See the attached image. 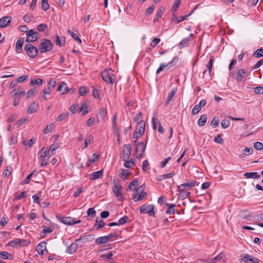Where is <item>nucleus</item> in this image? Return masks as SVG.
<instances>
[{
  "instance_id": "f257e3e1",
  "label": "nucleus",
  "mask_w": 263,
  "mask_h": 263,
  "mask_svg": "<svg viewBox=\"0 0 263 263\" xmlns=\"http://www.w3.org/2000/svg\"><path fill=\"white\" fill-rule=\"evenodd\" d=\"M41 41L39 46V49L41 53L49 52L52 49L53 45L50 40L43 39Z\"/></svg>"
},
{
  "instance_id": "f03ea898",
  "label": "nucleus",
  "mask_w": 263,
  "mask_h": 263,
  "mask_svg": "<svg viewBox=\"0 0 263 263\" xmlns=\"http://www.w3.org/2000/svg\"><path fill=\"white\" fill-rule=\"evenodd\" d=\"M103 80L107 83L114 84L116 79L111 69H106L101 73Z\"/></svg>"
},
{
  "instance_id": "7ed1b4c3",
  "label": "nucleus",
  "mask_w": 263,
  "mask_h": 263,
  "mask_svg": "<svg viewBox=\"0 0 263 263\" xmlns=\"http://www.w3.org/2000/svg\"><path fill=\"white\" fill-rule=\"evenodd\" d=\"M24 50L26 51L28 56L31 59L35 58L37 56L39 51V49L36 47L30 44H26L25 46Z\"/></svg>"
},
{
  "instance_id": "20e7f679",
  "label": "nucleus",
  "mask_w": 263,
  "mask_h": 263,
  "mask_svg": "<svg viewBox=\"0 0 263 263\" xmlns=\"http://www.w3.org/2000/svg\"><path fill=\"white\" fill-rule=\"evenodd\" d=\"M139 209L140 213L148 214L152 217H155V216L154 206L153 204H143Z\"/></svg>"
},
{
  "instance_id": "39448f33",
  "label": "nucleus",
  "mask_w": 263,
  "mask_h": 263,
  "mask_svg": "<svg viewBox=\"0 0 263 263\" xmlns=\"http://www.w3.org/2000/svg\"><path fill=\"white\" fill-rule=\"evenodd\" d=\"M146 145V144H144L143 142H139L138 143L135 151L136 157L137 158L139 159H141L143 154L145 152Z\"/></svg>"
},
{
  "instance_id": "423d86ee",
  "label": "nucleus",
  "mask_w": 263,
  "mask_h": 263,
  "mask_svg": "<svg viewBox=\"0 0 263 263\" xmlns=\"http://www.w3.org/2000/svg\"><path fill=\"white\" fill-rule=\"evenodd\" d=\"M26 35L27 36V38L26 40V42L33 43L38 39L40 34L37 31L31 29L27 32Z\"/></svg>"
},
{
  "instance_id": "0eeeda50",
  "label": "nucleus",
  "mask_w": 263,
  "mask_h": 263,
  "mask_svg": "<svg viewBox=\"0 0 263 263\" xmlns=\"http://www.w3.org/2000/svg\"><path fill=\"white\" fill-rule=\"evenodd\" d=\"M117 237L118 235L116 233H110L108 235L97 238L95 240V242L98 245L104 243L106 242L111 241L112 238Z\"/></svg>"
},
{
  "instance_id": "6e6552de",
  "label": "nucleus",
  "mask_w": 263,
  "mask_h": 263,
  "mask_svg": "<svg viewBox=\"0 0 263 263\" xmlns=\"http://www.w3.org/2000/svg\"><path fill=\"white\" fill-rule=\"evenodd\" d=\"M113 193L117 197H119L120 200H123L122 194L121 191L122 189V186L120 184L118 183L115 179L113 180Z\"/></svg>"
},
{
  "instance_id": "1a4fd4ad",
  "label": "nucleus",
  "mask_w": 263,
  "mask_h": 263,
  "mask_svg": "<svg viewBox=\"0 0 263 263\" xmlns=\"http://www.w3.org/2000/svg\"><path fill=\"white\" fill-rule=\"evenodd\" d=\"M226 260V255L224 253L221 252L216 257L211 259L210 261L206 260H203V263H216L217 261H221L224 262Z\"/></svg>"
},
{
  "instance_id": "9d476101",
  "label": "nucleus",
  "mask_w": 263,
  "mask_h": 263,
  "mask_svg": "<svg viewBox=\"0 0 263 263\" xmlns=\"http://www.w3.org/2000/svg\"><path fill=\"white\" fill-rule=\"evenodd\" d=\"M123 155L121 157L123 160H127L131 155L132 146L130 144H125L123 146Z\"/></svg>"
},
{
  "instance_id": "9b49d317",
  "label": "nucleus",
  "mask_w": 263,
  "mask_h": 263,
  "mask_svg": "<svg viewBox=\"0 0 263 263\" xmlns=\"http://www.w3.org/2000/svg\"><path fill=\"white\" fill-rule=\"evenodd\" d=\"M241 260L245 263H259V260L248 254H245L243 257L241 258Z\"/></svg>"
},
{
  "instance_id": "f8f14e48",
  "label": "nucleus",
  "mask_w": 263,
  "mask_h": 263,
  "mask_svg": "<svg viewBox=\"0 0 263 263\" xmlns=\"http://www.w3.org/2000/svg\"><path fill=\"white\" fill-rule=\"evenodd\" d=\"M95 239V235L93 234H88L86 235H83L80 238L76 239L75 241L79 242L80 241H82L83 242H89L93 241Z\"/></svg>"
},
{
  "instance_id": "ddd939ff",
  "label": "nucleus",
  "mask_w": 263,
  "mask_h": 263,
  "mask_svg": "<svg viewBox=\"0 0 263 263\" xmlns=\"http://www.w3.org/2000/svg\"><path fill=\"white\" fill-rule=\"evenodd\" d=\"M246 71L243 69H240L237 71V72H233L232 73L233 78L237 81L241 82L242 81L243 78L245 77Z\"/></svg>"
},
{
  "instance_id": "4468645a",
  "label": "nucleus",
  "mask_w": 263,
  "mask_h": 263,
  "mask_svg": "<svg viewBox=\"0 0 263 263\" xmlns=\"http://www.w3.org/2000/svg\"><path fill=\"white\" fill-rule=\"evenodd\" d=\"M57 218L62 222V223L69 225L71 226L72 225V221H73V218L69 217H62L60 214H58L56 215Z\"/></svg>"
},
{
  "instance_id": "2eb2a0df",
  "label": "nucleus",
  "mask_w": 263,
  "mask_h": 263,
  "mask_svg": "<svg viewBox=\"0 0 263 263\" xmlns=\"http://www.w3.org/2000/svg\"><path fill=\"white\" fill-rule=\"evenodd\" d=\"M36 249L40 255H43L45 251L47 252V250L46 249V242L43 241L40 243L37 246Z\"/></svg>"
},
{
  "instance_id": "dca6fc26",
  "label": "nucleus",
  "mask_w": 263,
  "mask_h": 263,
  "mask_svg": "<svg viewBox=\"0 0 263 263\" xmlns=\"http://www.w3.org/2000/svg\"><path fill=\"white\" fill-rule=\"evenodd\" d=\"M177 191L179 192V198L181 199L187 198L190 195V192L181 189L180 186H177Z\"/></svg>"
},
{
  "instance_id": "f3484780",
  "label": "nucleus",
  "mask_w": 263,
  "mask_h": 263,
  "mask_svg": "<svg viewBox=\"0 0 263 263\" xmlns=\"http://www.w3.org/2000/svg\"><path fill=\"white\" fill-rule=\"evenodd\" d=\"M11 17L10 16H4L0 19V27L4 28L7 27L11 22Z\"/></svg>"
},
{
  "instance_id": "a211bd4d",
  "label": "nucleus",
  "mask_w": 263,
  "mask_h": 263,
  "mask_svg": "<svg viewBox=\"0 0 263 263\" xmlns=\"http://www.w3.org/2000/svg\"><path fill=\"white\" fill-rule=\"evenodd\" d=\"M164 205L167 208L166 213L167 214H175L177 210L175 209L176 204L173 203H164Z\"/></svg>"
},
{
  "instance_id": "6ab92c4d",
  "label": "nucleus",
  "mask_w": 263,
  "mask_h": 263,
  "mask_svg": "<svg viewBox=\"0 0 263 263\" xmlns=\"http://www.w3.org/2000/svg\"><path fill=\"white\" fill-rule=\"evenodd\" d=\"M145 123L143 120L138 122L136 126V131H138L139 134H143L145 131Z\"/></svg>"
},
{
  "instance_id": "aec40b11",
  "label": "nucleus",
  "mask_w": 263,
  "mask_h": 263,
  "mask_svg": "<svg viewBox=\"0 0 263 263\" xmlns=\"http://www.w3.org/2000/svg\"><path fill=\"white\" fill-rule=\"evenodd\" d=\"M107 114V110L104 108H101L99 110V114L97 115V122L102 121Z\"/></svg>"
},
{
  "instance_id": "412c9836",
  "label": "nucleus",
  "mask_w": 263,
  "mask_h": 263,
  "mask_svg": "<svg viewBox=\"0 0 263 263\" xmlns=\"http://www.w3.org/2000/svg\"><path fill=\"white\" fill-rule=\"evenodd\" d=\"M103 170L102 169L99 171L92 173L90 177V180H95L103 176Z\"/></svg>"
},
{
  "instance_id": "4be33fe9",
  "label": "nucleus",
  "mask_w": 263,
  "mask_h": 263,
  "mask_svg": "<svg viewBox=\"0 0 263 263\" xmlns=\"http://www.w3.org/2000/svg\"><path fill=\"white\" fill-rule=\"evenodd\" d=\"M24 42L23 38L17 40L15 46V51L17 53H21L22 51V46Z\"/></svg>"
},
{
  "instance_id": "5701e85b",
  "label": "nucleus",
  "mask_w": 263,
  "mask_h": 263,
  "mask_svg": "<svg viewBox=\"0 0 263 263\" xmlns=\"http://www.w3.org/2000/svg\"><path fill=\"white\" fill-rule=\"evenodd\" d=\"M39 154L40 155L41 158H49L52 155L50 153V151L49 150H44V148H43L40 152Z\"/></svg>"
},
{
  "instance_id": "b1692460",
  "label": "nucleus",
  "mask_w": 263,
  "mask_h": 263,
  "mask_svg": "<svg viewBox=\"0 0 263 263\" xmlns=\"http://www.w3.org/2000/svg\"><path fill=\"white\" fill-rule=\"evenodd\" d=\"M196 183V181L195 180H192L190 182H185L183 184H180V185H178V186L181 187V189L183 188H187V189H190L191 187H194Z\"/></svg>"
},
{
  "instance_id": "393cba45",
  "label": "nucleus",
  "mask_w": 263,
  "mask_h": 263,
  "mask_svg": "<svg viewBox=\"0 0 263 263\" xmlns=\"http://www.w3.org/2000/svg\"><path fill=\"white\" fill-rule=\"evenodd\" d=\"M77 248L78 244L77 243H72L67 247L66 252L69 254H73L77 251Z\"/></svg>"
},
{
  "instance_id": "a878e982",
  "label": "nucleus",
  "mask_w": 263,
  "mask_h": 263,
  "mask_svg": "<svg viewBox=\"0 0 263 263\" xmlns=\"http://www.w3.org/2000/svg\"><path fill=\"white\" fill-rule=\"evenodd\" d=\"M99 156L98 155H96V154H93L91 156V158H88V162L87 163V166L89 167L92 164L96 162L98 160Z\"/></svg>"
},
{
  "instance_id": "bb28decb",
  "label": "nucleus",
  "mask_w": 263,
  "mask_h": 263,
  "mask_svg": "<svg viewBox=\"0 0 263 263\" xmlns=\"http://www.w3.org/2000/svg\"><path fill=\"white\" fill-rule=\"evenodd\" d=\"M244 176L247 178L258 179L260 177V175L257 173V172L246 173L244 174Z\"/></svg>"
},
{
  "instance_id": "cd10ccee",
  "label": "nucleus",
  "mask_w": 263,
  "mask_h": 263,
  "mask_svg": "<svg viewBox=\"0 0 263 263\" xmlns=\"http://www.w3.org/2000/svg\"><path fill=\"white\" fill-rule=\"evenodd\" d=\"M38 106V104L35 103V102H33L29 106L27 109L28 114H32L36 111V108L35 106Z\"/></svg>"
},
{
  "instance_id": "c85d7f7f",
  "label": "nucleus",
  "mask_w": 263,
  "mask_h": 263,
  "mask_svg": "<svg viewBox=\"0 0 263 263\" xmlns=\"http://www.w3.org/2000/svg\"><path fill=\"white\" fill-rule=\"evenodd\" d=\"M208 117L206 115H202L200 116L198 121V124L200 126H203L205 125Z\"/></svg>"
},
{
  "instance_id": "c756f323",
  "label": "nucleus",
  "mask_w": 263,
  "mask_h": 263,
  "mask_svg": "<svg viewBox=\"0 0 263 263\" xmlns=\"http://www.w3.org/2000/svg\"><path fill=\"white\" fill-rule=\"evenodd\" d=\"M177 88H174L169 93L167 98V101L165 103V106H167L168 105L171 99L174 97L175 94L176 92Z\"/></svg>"
},
{
  "instance_id": "7c9ffc66",
  "label": "nucleus",
  "mask_w": 263,
  "mask_h": 263,
  "mask_svg": "<svg viewBox=\"0 0 263 263\" xmlns=\"http://www.w3.org/2000/svg\"><path fill=\"white\" fill-rule=\"evenodd\" d=\"M138 184V181L136 179L132 181L129 184L127 191L135 190Z\"/></svg>"
},
{
  "instance_id": "2f4dec72",
  "label": "nucleus",
  "mask_w": 263,
  "mask_h": 263,
  "mask_svg": "<svg viewBox=\"0 0 263 263\" xmlns=\"http://www.w3.org/2000/svg\"><path fill=\"white\" fill-rule=\"evenodd\" d=\"M120 177L123 180H125L127 178V176L129 175V174L127 172V170H125L121 168Z\"/></svg>"
},
{
  "instance_id": "473e14b6",
  "label": "nucleus",
  "mask_w": 263,
  "mask_h": 263,
  "mask_svg": "<svg viewBox=\"0 0 263 263\" xmlns=\"http://www.w3.org/2000/svg\"><path fill=\"white\" fill-rule=\"evenodd\" d=\"M12 254L5 252V251H2L0 252V258L3 259H12Z\"/></svg>"
},
{
  "instance_id": "72a5a7b5",
  "label": "nucleus",
  "mask_w": 263,
  "mask_h": 263,
  "mask_svg": "<svg viewBox=\"0 0 263 263\" xmlns=\"http://www.w3.org/2000/svg\"><path fill=\"white\" fill-rule=\"evenodd\" d=\"M190 37H186L183 39L179 44V47L181 49L187 46L189 44Z\"/></svg>"
},
{
  "instance_id": "f704fd0d",
  "label": "nucleus",
  "mask_w": 263,
  "mask_h": 263,
  "mask_svg": "<svg viewBox=\"0 0 263 263\" xmlns=\"http://www.w3.org/2000/svg\"><path fill=\"white\" fill-rule=\"evenodd\" d=\"M105 226V222L103 220H98L96 219L95 227H96V230H98L99 229L103 228Z\"/></svg>"
},
{
  "instance_id": "c9c22d12",
  "label": "nucleus",
  "mask_w": 263,
  "mask_h": 263,
  "mask_svg": "<svg viewBox=\"0 0 263 263\" xmlns=\"http://www.w3.org/2000/svg\"><path fill=\"white\" fill-rule=\"evenodd\" d=\"M213 59H214V57L211 56L210 60L209 61L208 64L207 65L208 72L210 74H211V72H212V69L213 67V60H214Z\"/></svg>"
},
{
  "instance_id": "e433bc0d",
  "label": "nucleus",
  "mask_w": 263,
  "mask_h": 263,
  "mask_svg": "<svg viewBox=\"0 0 263 263\" xmlns=\"http://www.w3.org/2000/svg\"><path fill=\"white\" fill-rule=\"evenodd\" d=\"M50 6L48 3V0H42L41 2V8L45 11L49 9Z\"/></svg>"
},
{
  "instance_id": "4c0bfd02",
  "label": "nucleus",
  "mask_w": 263,
  "mask_h": 263,
  "mask_svg": "<svg viewBox=\"0 0 263 263\" xmlns=\"http://www.w3.org/2000/svg\"><path fill=\"white\" fill-rule=\"evenodd\" d=\"M255 58H260L263 56V49L259 48L256 50L253 54Z\"/></svg>"
},
{
  "instance_id": "58836bf2",
  "label": "nucleus",
  "mask_w": 263,
  "mask_h": 263,
  "mask_svg": "<svg viewBox=\"0 0 263 263\" xmlns=\"http://www.w3.org/2000/svg\"><path fill=\"white\" fill-rule=\"evenodd\" d=\"M20 243V239H15V240L10 241L7 245L13 248L17 247V246Z\"/></svg>"
},
{
  "instance_id": "ea45409f",
  "label": "nucleus",
  "mask_w": 263,
  "mask_h": 263,
  "mask_svg": "<svg viewBox=\"0 0 263 263\" xmlns=\"http://www.w3.org/2000/svg\"><path fill=\"white\" fill-rule=\"evenodd\" d=\"M253 152V149L250 147H246L245 149H243L242 151V153L243 155L245 156L249 155L251 154Z\"/></svg>"
},
{
  "instance_id": "a19ab883",
  "label": "nucleus",
  "mask_w": 263,
  "mask_h": 263,
  "mask_svg": "<svg viewBox=\"0 0 263 263\" xmlns=\"http://www.w3.org/2000/svg\"><path fill=\"white\" fill-rule=\"evenodd\" d=\"M34 18V16L31 14L27 13L24 16V20L26 23L32 21Z\"/></svg>"
},
{
  "instance_id": "79ce46f5",
  "label": "nucleus",
  "mask_w": 263,
  "mask_h": 263,
  "mask_svg": "<svg viewBox=\"0 0 263 263\" xmlns=\"http://www.w3.org/2000/svg\"><path fill=\"white\" fill-rule=\"evenodd\" d=\"M68 116H69V113H68V112L63 113V114L60 115L59 116H58L56 118V121H62L65 120V119H66Z\"/></svg>"
},
{
  "instance_id": "37998d69",
  "label": "nucleus",
  "mask_w": 263,
  "mask_h": 263,
  "mask_svg": "<svg viewBox=\"0 0 263 263\" xmlns=\"http://www.w3.org/2000/svg\"><path fill=\"white\" fill-rule=\"evenodd\" d=\"M125 162L124 163V166L126 168H130L132 167L131 164L133 165H135V161L134 159H130L129 160H126Z\"/></svg>"
},
{
  "instance_id": "c03bdc74",
  "label": "nucleus",
  "mask_w": 263,
  "mask_h": 263,
  "mask_svg": "<svg viewBox=\"0 0 263 263\" xmlns=\"http://www.w3.org/2000/svg\"><path fill=\"white\" fill-rule=\"evenodd\" d=\"M53 127H54L53 124L50 123L46 126V127L44 129L43 132L45 134L49 133L52 131Z\"/></svg>"
},
{
  "instance_id": "a18cd8bd",
  "label": "nucleus",
  "mask_w": 263,
  "mask_h": 263,
  "mask_svg": "<svg viewBox=\"0 0 263 263\" xmlns=\"http://www.w3.org/2000/svg\"><path fill=\"white\" fill-rule=\"evenodd\" d=\"M171 63H168L167 64H165L164 63L161 64L159 67L156 71V73L159 74L161 71H162L167 66H171Z\"/></svg>"
},
{
  "instance_id": "49530a36",
  "label": "nucleus",
  "mask_w": 263,
  "mask_h": 263,
  "mask_svg": "<svg viewBox=\"0 0 263 263\" xmlns=\"http://www.w3.org/2000/svg\"><path fill=\"white\" fill-rule=\"evenodd\" d=\"M164 8L163 7H160L159 10L158 11L157 13L155 16V19L154 20V22H156L159 18H160L162 17L163 11Z\"/></svg>"
},
{
  "instance_id": "de8ad7c7",
  "label": "nucleus",
  "mask_w": 263,
  "mask_h": 263,
  "mask_svg": "<svg viewBox=\"0 0 263 263\" xmlns=\"http://www.w3.org/2000/svg\"><path fill=\"white\" fill-rule=\"evenodd\" d=\"M48 28V26L45 24H41L37 26V30L39 32L45 31Z\"/></svg>"
},
{
  "instance_id": "09e8293b",
  "label": "nucleus",
  "mask_w": 263,
  "mask_h": 263,
  "mask_svg": "<svg viewBox=\"0 0 263 263\" xmlns=\"http://www.w3.org/2000/svg\"><path fill=\"white\" fill-rule=\"evenodd\" d=\"M129 219V218L127 216H124V217L121 218L118 222V224L119 225H123L126 223Z\"/></svg>"
},
{
  "instance_id": "8fccbe9b",
  "label": "nucleus",
  "mask_w": 263,
  "mask_h": 263,
  "mask_svg": "<svg viewBox=\"0 0 263 263\" xmlns=\"http://www.w3.org/2000/svg\"><path fill=\"white\" fill-rule=\"evenodd\" d=\"M142 187V186H140V187H139L137 189V190H136V193H134L132 195V199L134 200L135 202H137L138 201V200H136L138 198L139 192H141V190H140V189Z\"/></svg>"
},
{
  "instance_id": "3c124183",
  "label": "nucleus",
  "mask_w": 263,
  "mask_h": 263,
  "mask_svg": "<svg viewBox=\"0 0 263 263\" xmlns=\"http://www.w3.org/2000/svg\"><path fill=\"white\" fill-rule=\"evenodd\" d=\"M201 109V107L198 104L196 105L192 110V114L195 115L197 114Z\"/></svg>"
},
{
  "instance_id": "603ef678",
  "label": "nucleus",
  "mask_w": 263,
  "mask_h": 263,
  "mask_svg": "<svg viewBox=\"0 0 263 263\" xmlns=\"http://www.w3.org/2000/svg\"><path fill=\"white\" fill-rule=\"evenodd\" d=\"M92 140H93L92 136L91 135H89L87 137V138L85 140L84 147L83 148H87Z\"/></svg>"
},
{
  "instance_id": "864d4df0",
  "label": "nucleus",
  "mask_w": 263,
  "mask_h": 263,
  "mask_svg": "<svg viewBox=\"0 0 263 263\" xmlns=\"http://www.w3.org/2000/svg\"><path fill=\"white\" fill-rule=\"evenodd\" d=\"M141 192H140L141 193L138 195V198L136 200H141L144 198H146L147 196V193L145 192H142L143 189L142 187L140 189Z\"/></svg>"
},
{
  "instance_id": "5fc2aeb1",
  "label": "nucleus",
  "mask_w": 263,
  "mask_h": 263,
  "mask_svg": "<svg viewBox=\"0 0 263 263\" xmlns=\"http://www.w3.org/2000/svg\"><path fill=\"white\" fill-rule=\"evenodd\" d=\"M160 42V39L159 38H154L151 42L150 46L152 47H155L157 45H158Z\"/></svg>"
},
{
  "instance_id": "6e6d98bb",
  "label": "nucleus",
  "mask_w": 263,
  "mask_h": 263,
  "mask_svg": "<svg viewBox=\"0 0 263 263\" xmlns=\"http://www.w3.org/2000/svg\"><path fill=\"white\" fill-rule=\"evenodd\" d=\"M230 125V122L228 120L223 119L221 122V125L222 128H228Z\"/></svg>"
},
{
  "instance_id": "4d7b16f0",
  "label": "nucleus",
  "mask_w": 263,
  "mask_h": 263,
  "mask_svg": "<svg viewBox=\"0 0 263 263\" xmlns=\"http://www.w3.org/2000/svg\"><path fill=\"white\" fill-rule=\"evenodd\" d=\"M59 145L58 143L51 145L49 151H50V153L51 154V155H53L54 154V152L59 148Z\"/></svg>"
},
{
  "instance_id": "13d9d810",
  "label": "nucleus",
  "mask_w": 263,
  "mask_h": 263,
  "mask_svg": "<svg viewBox=\"0 0 263 263\" xmlns=\"http://www.w3.org/2000/svg\"><path fill=\"white\" fill-rule=\"evenodd\" d=\"M195 9H196V8L195 9H194L189 14L181 16L179 17V19L177 21V23H179L186 20L190 15H191V14H192L193 13V12L194 11Z\"/></svg>"
},
{
  "instance_id": "bf43d9fd",
  "label": "nucleus",
  "mask_w": 263,
  "mask_h": 263,
  "mask_svg": "<svg viewBox=\"0 0 263 263\" xmlns=\"http://www.w3.org/2000/svg\"><path fill=\"white\" fill-rule=\"evenodd\" d=\"M43 83V80L41 78H37L35 80H32L30 82V85H33L34 84H36L39 86L41 85Z\"/></svg>"
},
{
  "instance_id": "052dcab7",
  "label": "nucleus",
  "mask_w": 263,
  "mask_h": 263,
  "mask_svg": "<svg viewBox=\"0 0 263 263\" xmlns=\"http://www.w3.org/2000/svg\"><path fill=\"white\" fill-rule=\"evenodd\" d=\"M65 39H64L63 43L61 41L60 37L58 35H57L55 40V43L57 45L59 46L60 47H62L65 44Z\"/></svg>"
},
{
  "instance_id": "680f3d73",
  "label": "nucleus",
  "mask_w": 263,
  "mask_h": 263,
  "mask_svg": "<svg viewBox=\"0 0 263 263\" xmlns=\"http://www.w3.org/2000/svg\"><path fill=\"white\" fill-rule=\"evenodd\" d=\"M254 148L258 151H260L263 148V144L262 143L259 142H255L254 143Z\"/></svg>"
},
{
  "instance_id": "e2e57ef3",
  "label": "nucleus",
  "mask_w": 263,
  "mask_h": 263,
  "mask_svg": "<svg viewBox=\"0 0 263 263\" xmlns=\"http://www.w3.org/2000/svg\"><path fill=\"white\" fill-rule=\"evenodd\" d=\"M214 142L217 143L222 144L224 142V140L221 137L220 134H218L216 137L214 138Z\"/></svg>"
},
{
  "instance_id": "0e129e2a",
  "label": "nucleus",
  "mask_w": 263,
  "mask_h": 263,
  "mask_svg": "<svg viewBox=\"0 0 263 263\" xmlns=\"http://www.w3.org/2000/svg\"><path fill=\"white\" fill-rule=\"evenodd\" d=\"M14 97H15V99H14V101L13 102V105L15 106H16L18 105L20 103V98H18V92H16L14 93Z\"/></svg>"
},
{
  "instance_id": "69168bd1",
  "label": "nucleus",
  "mask_w": 263,
  "mask_h": 263,
  "mask_svg": "<svg viewBox=\"0 0 263 263\" xmlns=\"http://www.w3.org/2000/svg\"><path fill=\"white\" fill-rule=\"evenodd\" d=\"M96 211L93 208H90L87 211V214L88 216H94L96 214Z\"/></svg>"
},
{
  "instance_id": "338daca9",
  "label": "nucleus",
  "mask_w": 263,
  "mask_h": 263,
  "mask_svg": "<svg viewBox=\"0 0 263 263\" xmlns=\"http://www.w3.org/2000/svg\"><path fill=\"white\" fill-rule=\"evenodd\" d=\"M219 120L218 118L214 117L212 121L211 122V125L213 128H215L218 124Z\"/></svg>"
},
{
  "instance_id": "774afa93",
  "label": "nucleus",
  "mask_w": 263,
  "mask_h": 263,
  "mask_svg": "<svg viewBox=\"0 0 263 263\" xmlns=\"http://www.w3.org/2000/svg\"><path fill=\"white\" fill-rule=\"evenodd\" d=\"M254 92L256 94L261 95L263 93V87L261 86H257L254 88Z\"/></svg>"
}]
</instances>
